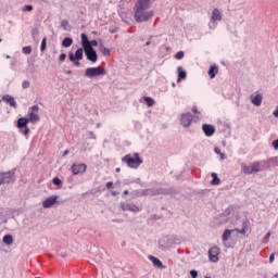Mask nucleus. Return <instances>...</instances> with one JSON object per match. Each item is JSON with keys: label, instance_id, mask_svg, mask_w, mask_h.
<instances>
[{"label": "nucleus", "instance_id": "f257e3e1", "mask_svg": "<svg viewBox=\"0 0 278 278\" xmlns=\"http://www.w3.org/2000/svg\"><path fill=\"white\" fill-rule=\"evenodd\" d=\"M134 12L136 23H149L155 16V11L151 10V0H137Z\"/></svg>", "mask_w": 278, "mask_h": 278}, {"label": "nucleus", "instance_id": "f03ea898", "mask_svg": "<svg viewBox=\"0 0 278 278\" xmlns=\"http://www.w3.org/2000/svg\"><path fill=\"white\" fill-rule=\"evenodd\" d=\"M122 162L127 164L128 168H139L142 164V159L140 157V154L135 152L134 154H126L122 157Z\"/></svg>", "mask_w": 278, "mask_h": 278}, {"label": "nucleus", "instance_id": "7ed1b4c3", "mask_svg": "<svg viewBox=\"0 0 278 278\" xmlns=\"http://www.w3.org/2000/svg\"><path fill=\"white\" fill-rule=\"evenodd\" d=\"M241 170L244 173V175H253V173H260L262 167L260 166V161H255L249 165L241 163Z\"/></svg>", "mask_w": 278, "mask_h": 278}, {"label": "nucleus", "instance_id": "20e7f679", "mask_svg": "<svg viewBox=\"0 0 278 278\" xmlns=\"http://www.w3.org/2000/svg\"><path fill=\"white\" fill-rule=\"evenodd\" d=\"M103 75H106L105 68L98 66V67H88L85 71V77H88L89 79H92V77H101Z\"/></svg>", "mask_w": 278, "mask_h": 278}, {"label": "nucleus", "instance_id": "39448f33", "mask_svg": "<svg viewBox=\"0 0 278 278\" xmlns=\"http://www.w3.org/2000/svg\"><path fill=\"white\" fill-rule=\"evenodd\" d=\"M160 194H166V190L162 188L143 189L139 192V197H157Z\"/></svg>", "mask_w": 278, "mask_h": 278}, {"label": "nucleus", "instance_id": "423d86ee", "mask_svg": "<svg viewBox=\"0 0 278 278\" xmlns=\"http://www.w3.org/2000/svg\"><path fill=\"white\" fill-rule=\"evenodd\" d=\"M40 108L38 105H33L28 111V118L29 123L36 124L40 123V116L38 115Z\"/></svg>", "mask_w": 278, "mask_h": 278}, {"label": "nucleus", "instance_id": "0eeeda50", "mask_svg": "<svg viewBox=\"0 0 278 278\" xmlns=\"http://www.w3.org/2000/svg\"><path fill=\"white\" fill-rule=\"evenodd\" d=\"M3 184H14V174L12 172L0 173V186Z\"/></svg>", "mask_w": 278, "mask_h": 278}, {"label": "nucleus", "instance_id": "6e6552de", "mask_svg": "<svg viewBox=\"0 0 278 278\" xmlns=\"http://www.w3.org/2000/svg\"><path fill=\"white\" fill-rule=\"evenodd\" d=\"M218 255H220V248L215 245L208 250V260L213 264H216L220 260Z\"/></svg>", "mask_w": 278, "mask_h": 278}, {"label": "nucleus", "instance_id": "1a4fd4ad", "mask_svg": "<svg viewBox=\"0 0 278 278\" xmlns=\"http://www.w3.org/2000/svg\"><path fill=\"white\" fill-rule=\"evenodd\" d=\"M85 55L87 58V60H89V62H92L94 64V62H97V60H99V55L97 54V51H94V48L92 47H87L85 48Z\"/></svg>", "mask_w": 278, "mask_h": 278}, {"label": "nucleus", "instance_id": "9d476101", "mask_svg": "<svg viewBox=\"0 0 278 278\" xmlns=\"http://www.w3.org/2000/svg\"><path fill=\"white\" fill-rule=\"evenodd\" d=\"M71 168H72L73 175H81L86 173V170L88 169V166L84 163H79V164L74 163Z\"/></svg>", "mask_w": 278, "mask_h": 278}, {"label": "nucleus", "instance_id": "9b49d317", "mask_svg": "<svg viewBox=\"0 0 278 278\" xmlns=\"http://www.w3.org/2000/svg\"><path fill=\"white\" fill-rule=\"evenodd\" d=\"M119 205H121L123 212H135V213L140 212V207H138V205H136V204L121 202Z\"/></svg>", "mask_w": 278, "mask_h": 278}, {"label": "nucleus", "instance_id": "f8f14e48", "mask_svg": "<svg viewBox=\"0 0 278 278\" xmlns=\"http://www.w3.org/2000/svg\"><path fill=\"white\" fill-rule=\"evenodd\" d=\"M55 203H58V195H51L42 202V207H45V210H49V207H53Z\"/></svg>", "mask_w": 278, "mask_h": 278}, {"label": "nucleus", "instance_id": "ddd939ff", "mask_svg": "<svg viewBox=\"0 0 278 278\" xmlns=\"http://www.w3.org/2000/svg\"><path fill=\"white\" fill-rule=\"evenodd\" d=\"M68 58L71 62L84 60V48L77 49L75 54L70 53Z\"/></svg>", "mask_w": 278, "mask_h": 278}, {"label": "nucleus", "instance_id": "4468645a", "mask_svg": "<svg viewBox=\"0 0 278 278\" xmlns=\"http://www.w3.org/2000/svg\"><path fill=\"white\" fill-rule=\"evenodd\" d=\"M2 101H4V103H8L11 108H14V110L18 108L16 100L10 94L2 96Z\"/></svg>", "mask_w": 278, "mask_h": 278}, {"label": "nucleus", "instance_id": "2eb2a0df", "mask_svg": "<svg viewBox=\"0 0 278 278\" xmlns=\"http://www.w3.org/2000/svg\"><path fill=\"white\" fill-rule=\"evenodd\" d=\"M180 123L182 127H188L189 125H192V114L185 113L180 117Z\"/></svg>", "mask_w": 278, "mask_h": 278}, {"label": "nucleus", "instance_id": "dca6fc26", "mask_svg": "<svg viewBox=\"0 0 278 278\" xmlns=\"http://www.w3.org/2000/svg\"><path fill=\"white\" fill-rule=\"evenodd\" d=\"M202 130L205 134V136H207V138L216 134V128H214V126L210 124H203Z\"/></svg>", "mask_w": 278, "mask_h": 278}, {"label": "nucleus", "instance_id": "f3484780", "mask_svg": "<svg viewBox=\"0 0 278 278\" xmlns=\"http://www.w3.org/2000/svg\"><path fill=\"white\" fill-rule=\"evenodd\" d=\"M250 99L251 103L256 108H260V105H262V101H264V97L262 96V93L252 94Z\"/></svg>", "mask_w": 278, "mask_h": 278}, {"label": "nucleus", "instance_id": "a211bd4d", "mask_svg": "<svg viewBox=\"0 0 278 278\" xmlns=\"http://www.w3.org/2000/svg\"><path fill=\"white\" fill-rule=\"evenodd\" d=\"M149 260L150 262H152L153 266H155V268H166V266H164V264H162V261H160V258L153 256V255H150L149 256Z\"/></svg>", "mask_w": 278, "mask_h": 278}, {"label": "nucleus", "instance_id": "6ab92c4d", "mask_svg": "<svg viewBox=\"0 0 278 278\" xmlns=\"http://www.w3.org/2000/svg\"><path fill=\"white\" fill-rule=\"evenodd\" d=\"M207 75L210 79H214V77L218 75V65L216 64L211 65V67L208 68Z\"/></svg>", "mask_w": 278, "mask_h": 278}, {"label": "nucleus", "instance_id": "aec40b11", "mask_svg": "<svg viewBox=\"0 0 278 278\" xmlns=\"http://www.w3.org/2000/svg\"><path fill=\"white\" fill-rule=\"evenodd\" d=\"M211 21H223V13H220V10H213Z\"/></svg>", "mask_w": 278, "mask_h": 278}, {"label": "nucleus", "instance_id": "412c9836", "mask_svg": "<svg viewBox=\"0 0 278 278\" xmlns=\"http://www.w3.org/2000/svg\"><path fill=\"white\" fill-rule=\"evenodd\" d=\"M178 72V79L177 83L179 84V81H181V79H186V77H188V74L184 71V67L179 66L177 68Z\"/></svg>", "mask_w": 278, "mask_h": 278}, {"label": "nucleus", "instance_id": "4be33fe9", "mask_svg": "<svg viewBox=\"0 0 278 278\" xmlns=\"http://www.w3.org/2000/svg\"><path fill=\"white\" fill-rule=\"evenodd\" d=\"M80 38L84 50L87 49V47H90V40H88V36H86V34H81Z\"/></svg>", "mask_w": 278, "mask_h": 278}, {"label": "nucleus", "instance_id": "5701e85b", "mask_svg": "<svg viewBox=\"0 0 278 278\" xmlns=\"http://www.w3.org/2000/svg\"><path fill=\"white\" fill-rule=\"evenodd\" d=\"M29 123V119H27V117H21L18 121H17V127L20 129H23V127H27V124Z\"/></svg>", "mask_w": 278, "mask_h": 278}, {"label": "nucleus", "instance_id": "b1692460", "mask_svg": "<svg viewBox=\"0 0 278 278\" xmlns=\"http://www.w3.org/2000/svg\"><path fill=\"white\" fill-rule=\"evenodd\" d=\"M211 177H213V180L211 181L212 186H220V178H218L216 173H212Z\"/></svg>", "mask_w": 278, "mask_h": 278}, {"label": "nucleus", "instance_id": "393cba45", "mask_svg": "<svg viewBox=\"0 0 278 278\" xmlns=\"http://www.w3.org/2000/svg\"><path fill=\"white\" fill-rule=\"evenodd\" d=\"M4 244H8V247H11V244H14V238H12L11 235H5L3 237Z\"/></svg>", "mask_w": 278, "mask_h": 278}, {"label": "nucleus", "instance_id": "a878e982", "mask_svg": "<svg viewBox=\"0 0 278 278\" xmlns=\"http://www.w3.org/2000/svg\"><path fill=\"white\" fill-rule=\"evenodd\" d=\"M73 46V38L65 37L62 41V47L68 48Z\"/></svg>", "mask_w": 278, "mask_h": 278}, {"label": "nucleus", "instance_id": "bb28decb", "mask_svg": "<svg viewBox=\"0 0 278 278\" xmlns=\"http://www.w3.org/2000/svg\"><path fill=\"white\" fill-rule=\"evenodd\" d=\"M233 230H229V229H226L223 233V237H222V240L223 242H227V240H229V238H231V232Z\"/></svg>", "mask_w": 278, "mask_h": 278}, {"label": "nucleus", "instance_id": "cd10ccee", "mask_svg": "<svg viewBox=\"0 0 278 278\" xmlns=\"http://www.w3.org/2000/svg\"><path fill=\"white\" fill-rule=\"evenodd\" d=\"M143 101H146V103H148V108H153V105H155V100H153V98H151V97H144Z\"/></svg>", "mask_w": 278, "mask_h": 278}, {"label": "nucleus", "instance_id": "c85d7f7f", "mask_svg": "<svg viewBox=\"0 0 278 278\" xmlns=\"http://www.w3.org/2000/svg\"><path fill=\"white\" fill-rule=\"evenodd\" d=\"M40 51H47V37L42 38Z\"/></svg>", "mask_w": 278, "mask_h": 278}, {"label": "nucleus", "instance_id": "c756f323", "mask_svg": "<svg viewBox=\"0 0 278 278\" xmlns=\"http://www.w3.org/2000/svg\"><path fill=\"white\" fill-rule=\"evenodd\" d=\"M22 52L25 54V55H29L31 53V46H26L22 49Z\"/></svg>", "mask_w": 278, "mask_h": 278}, {"label": "nucleus", "instance_id": "7c9ffc66", "mask_svg": "<svg viewBox=\"0 0 278 278\" xmlns=\"http://www.w3.org/2000/svg\"><path fill=\"white\" fill-rule=\"evenodd\" d=\"M20 131H21V134H23V136H29V127L28 126L20 128Z\"/></svg>", "mask_w": 278, "mask_h": 278}, {"label": "nucleus", "instance_id": "2f4dec72", "mask_svg": "<svg viewBox=\"0 0 278 278\" xmlns=\"http://www.w3.org/2000/svg\"><path fill=\"white\" fill-rule=\"evenodd\" d=\"M22 10H23L24 12H33L34 7H33L31 4H27V5H24V7L22 8Z\"/></svg>", "mask_w": 278, "mask_h": 278}, {"label": "nucleus", "instance_id": "473e14b6", "mask_svg": "<svg viewBox=\"0 0 278 278\" xmlns=\"http://www.w3.org/2000/svg\"><path fill=\"white\" fill-rule=\"evenodd\" d=\"M184 51H178L176 54H175V59L176 60H184Z\"/></svg>", "mask_w": 278, "mask_h": 278}, {"label": "nucleus", "instance_id": "72a5a7b5", "mask_svg": "<svg viewBox=\"0 0 278 278\" xmlns=\"http://www.w3.org/2000/svg\"><path fill=\"white\" fill-rule=\"evenodd\" d=\"M52 184H54V186H62V180L59 177H54Z\"/></svg>", "mask_w": 278, "mask_h": 278}, {"label": "nucleus", "instance_id": "f704fd0d", "mask_svg": "<svg viewBox=\"0 0 278 278\" xmlns=\"http://www.w3.org/2000/svg\"><path fill=\"white\" fill-rule=\"evenodd\" d=\"M29 86H31L30 83H29V80H24V81L22 83V88H23V90H27V88H29Z\"/></svg>", "mask_w": 278, "mask_h": 278}, {"label": "nucleus", "instance_id": "c9c22d12", "mask_svg": "<svg viewBox=\"0 0 278 278\" xmlns=\"http://www.w3.org/2000/svg\"><path fill=\"white\" fill-rule=\"evenodd\" d=\"M236 231H238L239 233H242V235L247 233V222L243 223V227H242L241 230L240 229H236Z\"/></svg>", "mask_w": 278, "mask_h": 278}, {"label": "nucleus", "instance_id": "e433bc0d", "mask_svg": "<svg viewBox=\"0 0 278 278\" xmlns=\"http://www.w3.org/2000/svg\"><path fill=\"white\" fill-rule=\"evenodd\" d=\"M61 27H63V29L66 31V29H68V21L63 20V21L61 22Z\"/></svg>", "mask_w": 278, "mask_h": 278}, {"label": "nucleus", "instance_id": "4c0bfd02", "mask_svg": "<svg viewBox=\"0 0 278 278\" xmlns=\"http://www.w3.org/2000/svg\"><path fill=\"white\" fill-rule=\"evenodd\" d=\"M268 240H270V232H267V233L265 235V237L263 238L264 244H266V242H268Z\"/></svg>", "mask_w": 278, "mask_h": 278}, {"label": "nucleus", "instance_id": "58836bf2", "mask_svg": "<svg viewBox=\"0 0 278 278\" xmlns=\"http://www.w3.org/2000/svg\"><path fill=\"white\" fill-rule=\"evenodd\" d=\"M190 275L192 278H197V277H199V271L192 269V270H190Z\"/></svg>", "mask_w": 278, "mask_h": 278}, {"label": "nucleus", "instance_id": "ea45409f", "mask_svg": "<svg viewBox=\"0 0 278 278\" xmlns=\"http://www.w3.org/2000/svg\"><path fill=\"white\" fill-rule=\"evenodd\" d=\"M89 45H90V47H98L99 46V41L93 39V40L89 41Z\"/></svg>", "mask_w": 278, "mask_h": 278}, {"label": "nucleus", "instance_id": "a19ab883", "mask_svg": "<svg viewBox=\"0 0 278 278\" xmlns=\"http://www.w3.org/2000/svg\"><path fill=\"white\" fill-rule=\"evenodd\" d=\"M102 53H103V55H110L111 51L109 48H103Z\"/></svg>", "mask_w": 278, "mask_h": 278}, {"label": "nucleus", "instance_id": "79ce46f5", "mask_svg": "<svg viewBox=\"0 0 278 278\" xmlns=\"http://www.w3.org/2000/svg\"><path fill=\"white\" fill-rule=\"evenodd\" d=\"M273 147L276 151H278V139L273 141Z\"/></svg>", "mask_w": 278, "mask_h": 278}, {"label": "nucleus", "instance_id": "37998d69", "mask_svg": "<svg viewBox=\"0 0 278 278\" xmlns=\"http://www.w3.org/2000/svg\"><path fill=\"white\" fill-rule=\"evenodd\" d=\"M59 60H60V62H64V60H66V54L62 53V54L59 56Z\"/></svg>", "mask_w": 278, "mask_h": 278}, {"label": "nucleus", "instance_id": "c03bdc74", "mask_svg": "<svg viewBox=\"0 0 278 278\" xmlns=\"http://www.w3.org/2000/svg\"><path fill=\"white\" fill-rule=\"evenodd\" d=\"M89 137L92 138L93 140H97V135H94L93 131H89Z\"/></svg>", "mask_w": 278, "mask_h": 278}, {"label": "nucleus", "instance_id": "a18cd8bd", "mask_svg": "<svg viewBox=\"0 0 278 278\" xmlns=\"http://www.w3.org/2000/svg\"><path fill=\"white\" fill-rule=\"evenodd\" d=\"M113 186H114V182L112 181L106 182L108 190H110Z\"/></svg>", "mask_w": 278, "mask_h": 278}, {"label": "nucleus", "instance_id": "49530a36", "mask_svg": "<svg viewBox=\"0 0 278 278\" xmlns=\"http://www.w3.org/2000/svg\"><path fill=\"white\" fill-rule=\"evenodd\" d=\"M275 262V254H270L269 256V263L273 264Z\"/></svg>", "mask_w": 278, "mask_h": 278}, {"label": "nucleus", "instance_id": "de8ad7c7", "mask_svg": "<svg viewBox=\"0 0 278 278\" xmlns=\"http://www.w3.org/2000/svg\"><path fill=\"white\" fill-rule=\"evenodd\" d=\"M192 112H193V114H199V110L197 109V106L192 108Z\"/></svg>", "mask_w": 278, "mask_h": 278}, {"label": "nucleus", "instance_id": "09e8293b", "mask_svg": "<svg viewBox=\"0 0 278 278\" xmlns=\"http://www.w3.org/2000/svg\"><path fill=\"white\" fill-rule=\"evenodd\" d=\"M274 116L276 117V118H278V106H277V109L274 111Z\"/></svg>", "mask_w": 278, "mask_h": 278}, {"label": "nucleus", "instance_id": "8fccbe9b", "mask_svg": "<svg viewBox=\"0 0 278 278\" xmlns=\"http://www.w3.org/2000/svg\"><path fill=\"white\" fill-rule=\"evenodd\" d=\"M214 151H215V153H217V155H220V153H222L218 148H215Z\"/></svg>", "mask_w": 278, "mask_h": 278}, {"label": "nucleus", "instance_id": "3c124183", "mask_svg": "<svg viewBox=\"0 0 278 278\" xmlns=\"http://www.w3.org/2000/svg\"><path fill=\"white\" fill-rule=\"evenodd\" d=\"M112 197H118V192H116V191H112Z\"/></svg>", "mask_w": 278, "mask_h": 278}, {"label": "nucleus", "instance_id": "603ef678", "mask_svg": "<svg viewBox=\"0 0 278 278\" xmlns=\"http://www.w3.org/2000/svg\"><path fill=\"white\" fill-rule=\"evenodd\" d=\"M66 155H68V150H65V151L63 152V156H66Z\"/></svg>", "mask_w": 278, "mask_h": 278}, {"label": "nucleus", "instance_id": "864d4df0", "mask_svg": "<svg viewBox=\"0 0 278 278\" xmlns=\"http://www.w3.org/2000/svg\"><path fill=\"white\" fill-rule=\"evenodd\" d=\"M79 61H74V65L79 66Z\"/></svg>", "mask_w": 278, "mask_h": 278}, {"label": "nucleus", "instance_id": "5fc2aeb1", "mask_svg": "<svg viewBox=\"0 0 278 278\" xmlns=\"http://www.w3.org/2000/svg\"><path fill=\"white\" fill-rule=\"evenodd\" d=\"M147 47H149V45H151V40L146 42Z\"/></svg>", "mask_w": 278, "mask_h": 278}, {"label": "nucleus", "instance_id": "6e6d98bb", "mask_svg": "<svg viewBox=\"0 0 278 278\" xmlns=\"http://www.w3.org/2000/svg\"><path fill=\"white\" fill-rule=\"evenodd\" d=\"M222 160H225V155L223 153L219 154Z\"/></svg>", "mask_w": 278, "mask_h": 278}, {"label": "nucleus", "instance_id": "4d7b16f0", "mask_svg": "<svg viewBox=\"0 0 278 278\" xmlns=\"http://www.w3.org/2000/svg\"><path fill=\"white\" fill-rule=\"evenodd\" d=\"M115 170H116V173H121V168L119 167H117Z\"/></svg>", "mask_w": 278, "mask_h": 278}, {"label": "nucleus", "instance_id": "13d9d810", "mask_svg": "<svg viewBox=\"0 0 278 278\" xmlns=\"http://www.w3.org/2000/svg\"><path fill=\"white\" fill-rule=\"evenodd\" d=\"M124 194H129V190H125V191H124Z\"/></svg>", "mask_w": 278, "mask_h": 278}, {"label": "nucleus", "instance_id": "bf43d9fd", "mask_svg": "<svg viewBox=\"0 0 278 278\" xmlns=\"http://www.w3.org/2000/svg\"><path fill=\"white\" fill-rule=\"evenodd\" d=\"M36 34H38V33H36V30H33V36H35Z\"/></svg>", "mask_w": 278, "mask_h": 278}, {"label": "nucleus", "instance_id": "052dcab7", "mask_svg": "<svg viewBox=\"0 0 278 278\" xmlns=\"http://www.w3.org/2000/svg\"><path fill=\"white\" fill-rule=\"evenodd\" d=\"M36 34H38V33H36V30H33V36H35Z\"/></svg>", "mask_w": 278, "mask_h": 278}, {"label": "nucleus", "instance_id": "680f3d73", "mask_svg": "<svg viewBox=\"0 0 278 278\" xmlns=\"http://www.w3.org/2000/svg\"><path fill=\"white\" fill-rule=\"evenodd\" d=\"M36 34H38V33H36V30H33V36H35Z\"/></svg>", "mask_w": 278, "mask_h": 278}, {"label": "nucleus", "instance_id": "e2e57ef3", "mask_svg": "<svg viewBox=\"0 0 278 278\" xmlns=\"http://www.w3.org/2000/svg\"><path fill=\"white\" fill-rule=\"evenodd\" d=\"M173 88H175V84H173Z\"/></svg>", "mask_w": 278, "mask_h": 278}, {"label": "nucleus", "instance_id": "0e129e2a", "mask_svg": "<svg viewBox=\"0 0 278 278\" xmlns=\"http://www.w3.org/2000/svg\"><path fill=\"white\" fill-rule=\"evenodd\" d=\"M0 42H2V39L0 38Z\"/></svg>", "mask_w": 278, "mask_h": 278}, {"label": "nucleus", "instance_id": "69168bd1", "mask_svg": "<svg viewBox=\"0 0 278 278\" xmlns=\"http://www.w3.org/2000/svg\"><path fill=\"white\" fill-rule=\"evenodd\" d=\"M205 278H211V277H207V276H206Z\"/></svg>", "mask_w": 278, "mask_h": 278}, {"label": "nucleus", "instance_id": "338daca9", "mask_svg": "<svg viewBox=\"0 0 278 278\" xmlns=\"http://www.w3.org/2000/svg\"><path fill=\"white\" fill-rule=\"evenodd\" d=\"M0 103H1V100H0Z\"/></svg>", "mask_w": 278, "mask_h": 278}]
</instances>
